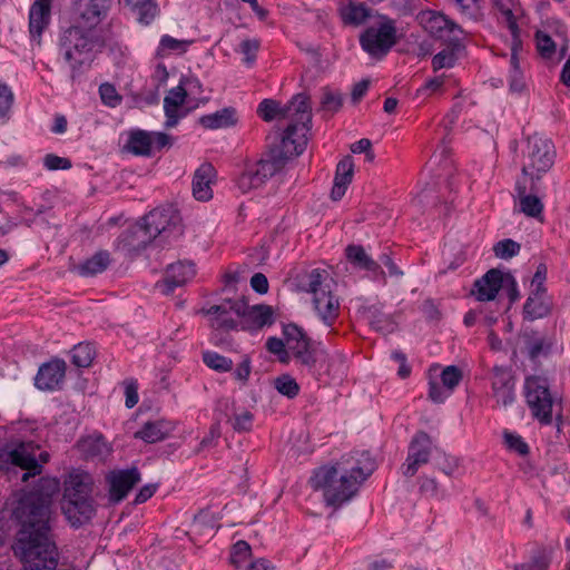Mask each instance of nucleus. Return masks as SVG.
I'll use <instances>...</instances> for the list:
<instances>
[{"label":"nucleus","instance_id":"f257e3e1","mask_svg":"<svg viewBox=\"0 0 570 570\" xmlns=\"http://www.w3.org/2000/svg\"><path fill=\"white\" fill-rule=\"evenodd\" d=\"M59 491L55 478H40L23 492L12 509V519L19 524L13 546L24 570H56L58 549L52 538L55 520L53 497Z\"/></svg>","mask_w":570,"mask_h":570},{"label":"nucleus","instance_id":"f03ea898","mask_svg":"<svg viewBox=\"0 0 570 570\" xmlns=\"http://www.w3.org/2000/svg\"><path fill=\"white\" fill-rule=\"evenodd\" d=\"M375 469V460L368 452L346 454L332 465L314 470L309 484L315 491H323L327 505L338 508L356 495Z\"/></svg>","mask_w":570,"mask_h":570},{"label":"nucleus","instance_id":"7ed1b4c3","mask_svg":"<svg viewBox=\"0 0 570 570\" xmlns=\"http://www.w3.org/2000/svg\"><path fill=\"white\" fill-rule=\"evenodd\" d=\"M105 40L98 29L89 28L76 22L65 29L58 40L59 55L71 69V78L75 79L83 66H90L95 52L101 50Z\"/></svg>","mask_w":570,"mask_h":570},{"label":"nucleus","instance_id":"20e7f679","mask_svg":"<svg viewBox=\"0 0 570 570\" xmlns=\"http://www.w3.org/2000/svg\"><path fill=\"white\" fill-rule=\"evenodd\" d=\"M92 487L91 475L83 471L70 472L63 482L61 511L73 528H80L96 515Z\"/></svg>","mask_w":570,"mask_h":570},{"label":"nucleus","instance_id":"39448f33","mask_svg":"<svg viewBox=\"0 0 570 570\" xmlns=\"http://www.w3.org/2000/svg\"><path fill=\"white\" fill-rule=\"evenodd\" d=\"M299 287L312 295L313 306L327 326H332L338 317L340 301L334 294L336 283L323 268H313L299 275Z\"/></svg>","mask_w":570,"mask_h":570},{"label":"nucleus","instance_id":"423d86ee","mask_svg":"<svg viewBox=\"0 0 570 570\" xmlns=\"http://www.w3.org/2000/svg\"><path fill=\"white\" fill-rule=\"evenodd\" d=\"M523 156L524 161L521 171L523 176L531 178L530 189L533 191L535 190V181L540 180L552 168L556 149L550 139L534 134L528 137Z\"/></svg>","mask_w":570,"mask_h":570},{"label":"nucleus","instance_id":"0eeeda50","mask_svg":"<svg viewBox=\"0 0 570 570\" xmlns=\"http://www.w3.org/2000/svg\"><path fill=\"white\" fill-rule=\"evenodd\" d=\"M312 111L301 114L299 118L289 121L284 131L277 135L278 142L271 149L275 155L283 158L286 163L292 157L299 156L306 148L307 134L311 130Z\"/></svg>","mask_w":570,"mask_h":570},{"label":"nucleus","instance_id":"6e6552de","mask_svg":"<svg viewBox=\"0 0 570 570\" xmlns=\"http://www.w3.org/2000/svg\"><path fill=\"white\" fill-rule=\"evenodd\" d=\"M39 446L32 441L11 442L0 448V469H9L10 465L19 466L26 472L22 481L41 473L42 464L38 462L36 452Z\"/></svg>","mask_w":570,"mask_h":570},{"label":"nucleus","instance_id":"1a4fd4ad","mask_svg":"<svg viewBox=\"0 0 570 570\" xmlns=\"http://www.w3.org/2000/svg\"><path fill=\"white\" fill-rule=\"evenodd\" d=\"M524 397L532 416L541 424L552 422L553 399L547 379L528 376L524 381Z\"/></svg>","mask_w":570,"mask_h":570},{"label":"nucleus","instance_id":"9d476101","mask_svg":"<svg viewBox=\"0 0 570 570\" xmlns=\"http://www.w3.org/2000/svg\"><path fill=\"white\" fill-rule=\"evenodd\" d=\"M141 228L150 239L177 238L183 234L181 217L173 206L158 207L144 216Z\"/></svg>","mask_w":570,"mask_h":570},{"label":"nucleus","instance_id":"9b49d317","mask_svg":"<svg viewBox=\"0 0 570 570\" xmlns=\"http://www.w3.org/2000/svg\"><path fill=\"white\" fill-rule=\"evenodd\" d=\"M377 27H368L360 35L362 49L373 58L385 57L396 43V26L393 19L382 17Z\"/></svg>","mask_w":570,"mask_h":570},{"label":"nucleus","instance_id":"f8f14e48","mask_svg":"<svg viewBox=\"0 0 570 570\" xmlns=\"http://www.w3.org/2000/svg\"><path fill=\"white\" fill-rule=\"evenodd\" d=\"M286 346L297 363L312 370L317 362V347L302 327L294 323L283 326Z\"/></svg>","mask_w":570,"mask_h":570},{"label":"nucleus","instance_id":"ddd939ff","mask_svg":"<svg viewBox=\"0 0 570 570\" xmlns=\"http://www.w3.org/2000/svg\"><path fill=\"white\" fill-rule=\"evenodd\" d=\"M303 111H312L309 98L304 94L295 95L285 105L274 99H264L257 108V114L264 121H272L274 119H288L292 121L295 118H299Z\"/></svg>","mask_w":570,"mask_h":570},{"label":"nucleus","instance_id":"4468645a","mask_svg":"<svg viewBox=\"0 0 570 570\" xmlns=\"http://www.w3.org/2000/svg\"><path fill=\"white\" fill-rule=\"evenodd\" d=\"M246 309L247 303L244 298H226L220 304L212 305L202 312L209 316L212 328L228 332L238 328V318H242Z\"/></svg>","mask_w":570,"mask_h":570},{"label":"nucleus","instance_id":"2eb2a0df","mask_svg":"<svg viewBox=\"0 0 570 570\" xmlns=\"http://www.w3.org/2000/svg\"><path fill=\"white\" fill-rule=\"evenodd\" d=\"M432 450V440L426 432H417L410 445L406 460L402 466L403 474L407 478L414 476L420 466L426 464L430 460Z\"/></svg>","mask_w":570,"mask_h":570},{"label":"nucleus","instance_id":"dca6fc26","mask_svg":"<svg viewBox=\"0 0 570 570\" xmlns=\"http://www.w3.org/2000/svg\"><path fill=\"white\" fill-rule=\"evenodd\" d=\"M492 394L499 405H511L515 400V380L512 370L495 365L491 375Z\"/></svg>","mask_w":570,"mask_h":570},{"label":"nucleus","instance_id":"f3484780","mask_svg":"<svg viewBox=\"0 0 570 570\" xmlns=\"http://www.w3.org/2000/svg\"><path fill=\"white\" fill-rule=\"evenodd\" d=\"M109 498L112 502L122 501L129 491L140 481L137 468L112 471L108 474Z\"/></svg>","mask_w":570,"mask_h":570},{"label":"nucleus","instance_id":"a211bd4d","mask_svg":"<svg viewBox=\"0 0 570 570\" xmlns=\"http://www.w3.org/2000/svg\"><path fill=\"white\" fill-rule=\"evenodd\" d=\"M195 274V266L190 262L170 264L167 267L164 279L156 283V288H158L164 295H170L177 287L183 286L190 281Z\"/></svg>","mask_w":570,"mask_h":570},{"label":"nucleus","instance_id":"6ab92c4d","mask_svg":"<svg viewBox=\"0 0 570 570\" xmlns=\"http://www.w3.org/2000/svg\"><path fill=\"white\" fill-rule=\"evenodd\" d=\"M66 362L52 358L42 364L35 377V385L41 391H53L61 387L66 376Z\"/></svg>","mask_w":570,"mask_h":570},{"label":"nucleus","instance_id":"aec40b11","mask_svg":"<svg viewBox=\"0 0 570 570\" xmlns=\"http://www.w3.org/2000/svg\"><path fill=\"white\" fill-rule=\"evenodd\" d=\"M51 20V0H35L29 9V35L31 41L41 45L42 32Z\"/></svg>","mask_w":570,"mask_h":570},{"label":"nucleus","instance_id":"412c9836","mask_svg":"<svg viewBox=\"0 0 570 570\" xmlns=\"http://www.w3.org/2000/svg\"><path fill=\"white\" fill-rule=\"evenodd\" d=\"M504 286V274L495 268L488 271L481 278L474 282L472 293L480 302L493 301L499 291Z\"/></svg>","mask_w":570,"mask_h":570},{"label":"nucleus","instance_id":"4be33fe9","mask_svg":"<svg viewBox=\"0 0 570 570\" xmlns=\"http://www.w3.org/2000/svg\"><path fill=\"white\" fill-rule=\"evenodd\" d=\"M187 97V89L183 86V81L175 88H171L164 98V111L166 116L165 128L169 129L175 127L179 119L186 114L179 112L180 107L184 105Z\"/></svg>","mask_w":570,"mask_h":570},{"label":"nucleus","instance_id":"5701e85b","mask_svg":"<svg viewBox=\"0 0 570 570\" xmlns=\"http://www.w3.org/2000/svg\"><path fill=\"white\" fill-rule=\"evenodd\" d=\"M345 256L354 268L366 271L374 276L381 275L383 278H385V274L381 268V265L366 253L362 245H348L345 248Z\"/></svg>","mask_w":570,"mask_h":570},{"label":"nucleus","instance_id":"b1692460","mask_svg":"<svg viewBox=\"0 0 570 570\" xmlns=\"http://www.w3.org/2000/svg\"><path fill=\"white\" fill-rule=\"evenodd\" d=\"M216 176L214 166L205 163L195 171L193 178V195L197 200L207 202L213 197L212 184Z\"/></svg>","mask_w":570,"mask_h":570},{"label":"nucleus","instance_id":"393cba45","mask_svg":"<svg viewBox=\"0 0 570 570\" xmlns=\"http://www.w3.org/2000/svg\"><path fill=\"white\" fill-rule=\"evenodd\" d=\"M109 0H80V13L77 22L97 29V26L106 17Z\"/></svg>","mask_w":570,"mask_h":570},{"label":"nucleus","instance_id":"a878e982","mask_svg":"<svg viewBox=\"0 0 570 570\" xmlns=\"http://www.w3.org/2000/svg\"><path fill=\"white\" fill-rule=\"evenodd\" d=\"M243 318V330H261L264 326H269L274 323V312L268 305L259 304L249 307L245 314L240 316Z\"/></svg>","mask_w":570,"mask_h":570},{"label":"nucleus","instance_id":"bb28decb","mask_svg":"<svg viewBox=\"0 0 570 570\" xmlns=\"http://www.w3.org/2000/svg\"><path fill=\"white\" fill-rule=\"evenodd\" d=\"M371 13L372 10L365 3H356L352 0L348 4H342L338 8L340 18L346 26L358 27L371 17Z\"/></svg>","mask_w":570,"mask_h":570},{"label":"nucleus","instance_id":"cd10ccee","mask_svg":"<svg viewBox=\"0 0 570 570\" xmlns=\"http://www.w3.org/2000/svg\"><path fill=\"white\" fill-rule=\"evenodd\" d=\"M171 430L170 423L165 420L148 421L135 433V438L146 443H156L165 440Z\"/></svg>","mask_w":570,"mask_h":570},{"label":"nucleus","instance_id":"c85d7f7f","mask_svg":"<svg viewBox=\"0 0 570 570\" xmlns=\"http://www.w3.org/2000/svg\"><path fill=\"white\" fill-rule=\"evenodd\" d=\"M198 121L205 129L228 128L237 122L236 110L233 107H226L216 112L202 116Z\"/></svg>","mask_w":570,"mask_h":570},{"label":"nucleus","instance_id":"c756f323","mask_svg":"<svg viewBox=\"0 0 570 570\" xmlns=\"http://www.w3.org/2000/svg\"><path fill=\"white\" fill-rule=\"evenodd\" d=\"M78 448L86 459L104 460L110 453V448L102 435L83 438L78 442Z\"/></svg>","mask_w":570,"mask_h":570},{"label":"nucleus","instance_id":"7c9ffc66","mask_svg":"<svg viewBox=\"0 0 570 570\" xmlns=\"http://www.w3.org/2000/svg\"><path fill=\"white\" fill-rule=\"evenodd\" d=\"M110 264V254L107 250H99L85 262L79 264L76 269L80 276L89 277L102 273Z\"/></svg>","mask_w":570,"mask_h":570},{"label":"nucleus","instance_id":"2f4dec72","mask_svg":"<svg viewBox=\"0 0 570 570\" xmlns=\"http://www.w3.org/2000/svg\"><path fill=\"white\" fill-rule=\"evenodd\" d=\"M515 190L520 200V210L529 217H540L543 212L541 199L535 195L527 194L525 185L520 181L517 183Z\"/></svg>","mask_w":570,"mask_h":570},{"label":"nucleus","instance_id":"473e14b6","mask_svg":"<svg viewBox=\"0 0 570 570\" xmlns=\"http://www.w3.org/2000/svg\"><path fill=\"white\" fill-rule=\"evenodd\" d=\"M125 148L136 156H150L153 149L151 134L141 129L131 131Z\"/></svg>","mask_w":570,"mask_h":570},{"label":"nucleus","instance_id":"72a5a7b5","mask_svg":"<svg viewBox=\"0 0 570 570\" xmlns=\"http://www.w3.org/2000/svg\"><path fill=\"white\" fill-rule=\"evenodd\" d=\"M364 314L366 318L368 320L371 326L375 328L379 332L382 333H390L394 328V324L391 321L390 316L385 315L381 307L377 305H372L368 307H365Z\"/></svg>","mask_w":570,"mask_h":570},{"label":"nucleus","instance_id":"f704fd0d","mask_svg":"<svg viewBox=\"0 0 570 570\" xmlns=\"http://www.w3.org/2000/svg\"><path fill=\"white\" fill-rule=\"evenodd\" d=\"M461 48L460 39L455 37L453 39V45L451 48L444 49L440 52H438L432 58V67L434 71H438L443 68H452L454 67L458 57L455 51Z\"/></svg>","mask_w":570,"mask_h":570},{"label":"nucleus","instance_id":"c9c22d12","mask_svg":"<svg viewBox=\"0 0 570 570\" xmlns=\"http://www.w3.org/2000/svg\"><path fill=\"white\" fill-rule=\"evenodd\" d=\"M285 161L282 157L274 154L272 149H269L267 157L261 159L255 164L257 169L261 171V176L267 180L273 177L275 174L282 170L285 166Z\"/></svg>","mask_w":570,"mask_h":570},{"label":"nucleus","instance_id":"e433bc0d","mask_svg":"<svg viewBox=\"0 0 570 570\" xmlns=\"http://www.w3.org/2000/svg\"><path fill=\"white\" fill-rule=\"evenodd\" d=\"M494 7L502 13L504 20L507 22L508 29L511 32V36L517 39L518 33L520 32L519 26L517 23V19L514 16V8L517 2L514 0H492Z\"/></svg>","mask_w":570,"mask_h":570},{"label":"nucleus","instance_id":"4c0bfd02","mask_svg":"<svg viewBox=\"0 0 570 570\" xmlns=\"http://www.w3.org/2000/svg\"><path fill=\"white\" fill-rule=\"evenodd\" d=\"M265 178L261 176V171L255 165L248 167L237 179V185L243 193L258 188L265 184Z\"/></svg>","mask_w":570,"mask_h":570},{"label":"nucleus","instance_id":"58836bf2","mask_svg":"<svg viewBox=\"0 0 570 570\" xmlns=\"http://www.w3.org/2000/svg\"><path fill=\"white\" fill-rule=\"evenodd\" d=\"M132 10L142 24H149L159 12L156 0H139L134 4Z\"/></svg>","mask_w":570,"mask_h":570},{"label":"nucleus","instance_id":"ea45409f","mask_svg":"<svg viewBox=\"0 0 570 570\" xmlns=\"http://www.w3.org/2000/svg\"><path fill=\"white\" fill-rule=\"evenodd\" d=\"M95 357V348L89 343H79L71 350V362L77 367H88Z\"/></svg>","mask_w":570,"mask_h":570},{"label":"nucleus","instance_id":"a19ab883","mask_svg":"<svg viewBox=\"0 0 570 570\" xmlns=\"http://www.w3.org/2000/svg\"><path fill=\"white\" fill-rule=\"evenodd\" d=\"M551 563V551L547 548L538 549L531 558V562L514 567V570H548Z\"/></svg>","mask_w":570,"mask_h":570},{"label":"nucleus","instance_id":"79ce46f5","mask_svg":"<svg viewBox=\"0 0 570 570\" xmlns=\"http://www.w3.org/2000/svg\"><path fill=\"white\" fill-rule=\"evenodd\" d=\"M203 362L206 366L219 373L229 372L233 368V361L230 358L213 351L203 353Z\"/></svg>","mask_w":570,"mask_h":570},{"label":"nucleus","instance_id":"37998d69","mask_svg":"<svg viewBox=\"0 0 570 570\" xmlns=\"http://www.w3.org/2000/svg\"><path fill=\"white\" fill-rule=\"evenodd\" d=\"M343 105V96L338 91L324 88L321 98V110L324 112L335 114Z\"/></svg>","mask_w":570,"mask_h":570},{"label":"nucleus","instance_id":"c03bdc74","mask_svg":"<svg viewBox=\"0 0 570 570\" xmlns=\"http://www.w3.org/2000/svg\"><path fill=\"white\" fill-rule=\"evenodd\" d=\"M274 386L278 393L288 399H294L299 393V385L289 374H283L275 379Z\"/></svg>","mask_w":570,"mask_h":570},{"label":"nucleus","instance_id":"a18cd8bd","mask_svg":"<svg viewBox=\"0 0 570 570\" xmlns=\"http://www.w3.org/2000/svg\"><path fill=\"white\" fill-rule=\"evenodd\" d=\"M548 311V306L541 301L537 293L534 296L528 297L523 306V313L530 320L543 317L547 315Z\"/></svg>","mask_w":570,"mask_h":570},{"label":"nucleus","instance_id":"49530a36","mask_svg":"<svg viewBox=\"0 0 570 570\" xmlns=\"http://www.w3.org/2000/svg\"><path fill=\"white\" fill-rule=\"evenodd\" d=\"M520 249L521 245L511 238L502 239L493 246L494 255L501 259H510L517 256Z\"/></svg>","mask_w":570,"mask_h":570},{"label":"nucleus","instance_id":"de8ad7c7","mask_svg":"<svg viewBox=\"0 0 570 570\" xmlns=\"http://www.w3.org/2000/svg\"><path fill=\"white\" fill-rule=\"evenodd\" d=\"M537 49L544 59H551L556 53L557 43L552 40L551 35L538 30L535 32Z\"/></svg>","mask_w":570,"mask_h":570},{"label":"nucleus","instance_id":"09e8293b","mask_svg":"<svg viewBox=\"0 0 570 570\" xmlns=\"http://www.w3.org/2000/svg\"><path fill=\"white\" fill-rule=\"evenodd\" d=\"M14 101V95L6 82H0V121L6 122Z\"/></svg>","mask_w":570,"mask_h":570},{"label":"nucleus","instance_id":"8fccbe9b","mask_svg":"<svg viewBox=\"0 0 570 570\" xmlns=\"http://www.w3.org/2000/svg\"><path fill=\"white\" fill-rule=\"evenodd\" d=\"M354 164L351 157L342 159L336 167L334 181L348 186L353 178Z\"/></svg>","mask_w":570,"mask_h":570},{"label":"nucleus","instance_id":"3c124183","mask_svg":"<svg viewBox=\"0 0 570 570\" xmlns=\"http://www.w3.org/2000/svg\"><path fill=\"white\" fill-rule=\"evenodd\" d=\"M462 380V372L454 365L446 366L441 373L442 385L452 393Z\"/></svg>","mask_w":570,"mask_h":570},{"label":"nucleus","instance_id":"603ef678","mask_svg":"<svg viewBox=\"0 0 570 570\" xmlns=\"http://www.w3.org/2000/svg\"><path fill=\"white\" fill-rule=\"evenodd\" d=\"M250 546L246 541H237L230 551V563L238 568L250 556Z\"/></svg>","mask_w":570,"mask_h":570},{"label":"nucleus","instance_id":"864d4df0","mask_svg":"<svg viewBox=\"0 0 570 570\" xmlns=\"http://www.w3.org/2000/svg\"><path fill=\"white\" fill-rule=\"evenodd\" d=\"M191 40H178L173 38L169 35H165L161 37L159 46L164 50L175 51L178 53H184L187 51V48L191 43Z\"/></svg>","mask_w":570,"mask_h":570},{"label":"nucleus","instance_id":"5fc2aeb1","mask_svg":"<svg viewBox=\"0 0 570 570\" xmlns=\"http://www.w3.org/2000/svg\"><path fill=\"white\" fill-rule=\"evenodd\" d=\"M99 95L102 102L109 107H116L121 102V96L118 95L114 85L105 82L99 87Z\"/></svg>","mask_w":570,"mask_h":570},{"label":"nucleus","instance_id":"6e6d98bb","mask_svg":"<svg viewBox=\"0 0 570 570\" xmlns=\"http://www.w3.org/2000/svg\"><path fill=\"white\" fill-rule=\"evenodd\" d=\"M503 436L505 445L509 450H512L520 455H525L529 453V446L520 435L505 431Z\"/></svg>","mask_w":570,"mask_h":570},{"label":"nucleus","instance_id":"4d7b16f0","mask_svg":"<svg viewBox=\"0 0 570 570\" xmlns=\"http://www.w3.org/2000/svg\"><path fill=\"white\" fill-rule=\"evenodd\" d=\"M254 415L249 411H243L234 415L232 426L236 432H248L253 426Z\"/></svg>","mask_w":570,"mask_h":570},{"label":"nucleus","instance_id":"13d9d810","mask_svg":"<svg viewBox=\"0 0 570 570\" xmlns=\"http://www.w3.org/2000/svg\"><path fill=\"white\" fill-rule=\"evenodd\" d=\"M43 166L48 170H67L71 168L72 164L68 158L60 157L55 154H47L43 158Z\"/></svg>","mask_w":570,"mask_h":570},{"label":"nucleus","instance_id":"bf43d9fd","mask_svg":"<svg viewBox=\"0 0 570 570\" xmlns=\"http://www.w3.org/2000/svg\"><path fill=\"white\" fill-rule=\"evenodd\" d=\"M259 48V42L256 39H246L240 43V52L245 56L244 61L246 65L252 66L256 60V53Z\"/></svg>","mask_w":570,"mask_h":570},{"label":"nucleus","instance_id":"052dcab7","mask_svg":"<svg viewBox=\"0 0 570 570\" xmlns=\"http://www.w3.org/2000/svg\"><path fill=\"white\" fill-rule=\"evenodd\" d=\"M451 393L435 381L429 382V399L434 403H443Z\"/></svg>","mask_w":570,"mask_h":570},{"label":"nucleus","instance_id":"680f3d73","mask_svg":"<svg viewBox=\"0 0 570 570\" xmlns=\"http://www.w3.org/2000/svg\"><path fill=\"white\" fill-rule=\"evenodd\" d=\"M138 386L137 382L132 379L125 381V395H126V406L128 409L134 407L138 403Z\"/></svg>","mask_w":570,"mask_h":570},{"label":"nucleus","instance_id":"e2e57ef3","mask_svg":"<svg viewBox=\"0 0 570 570\" xmlns=\"http://www.w3.org/2000/svg\"><path fill=\"white\" fill-rule=\"evenodd\" d=\"M460 461L452 455H444L443 460L438 463V469L448 476H452L458 470Z\"/></svg>","mask_w":570,"mask_h":570},{"label":"nucleus","instance_id":"0e129e2a","mask_svg":"<svg viewBox=\"0 0 570 570\" xmlns=\"http://www.w3.org/2000/svg\"><path fill=\"white\" fill-rule=\"evenodd\" d=\"M391 357L400 364L397 368V375L401 379H406L411 374V366L407 364L406 355L401 351H394Z\"/></svg>","mask_w":570,"mask_h":570},{"label":"nucleus","instance_id":"69168bd1","mask_svg":"<svg viewBox=\"0 0 570 570\" xmlns=\"http://www.w3.org/2000/svg\"><path fill=\"white\" fill-rule=\"evenodd\" d=\"M252 371L250 358L248 356H244L243 361L238 364L236 370L234 371V377L240 381L243 384H246Z\"/></svg>","mask_w":570,"mask_h":570},{"label":"nucleus","instance_id":"338daca9","mask_svg":"<svg viewBox=\"0 0 570 570\" xmlns=\"http://www.w3.org/2000/svg\"><path fill=\"white\" fill-rule=\"evenodd\" d=\"M548 268L544 263H540L537 266V271L532 278V286H535L537 294H541L546 291L543 283L547 278Z\"/></svg>","mask_w":570,"mask_h":570},{"label":"nucleus","instance_id":"774afa93","mask_svg":"<svg viewBox=\"0 0 570 570\" xmlns=\"http://www.w3.org/2000/svg\"><path fill=\"white\" fill-rule=\"evenodd\" d=\"M510 90L513 92H521L525 88L523 72L521 69H511L509 76Z\"/></svg>","mask_w":570,"mask_h":570}]
</instances>
